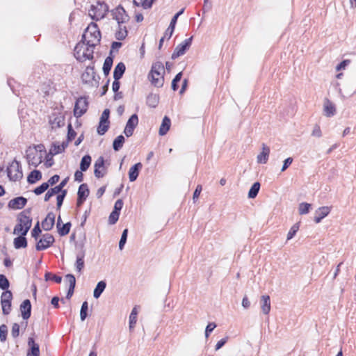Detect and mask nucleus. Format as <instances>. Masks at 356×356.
<instances>
[{
    "instance_id": "f257e3e1",
    "label": "nucleus",
    "mask_w": 356,
    "mask_h": 356,
    "mask_svg": "<svg viewBox=\"0 0 356 356\" xmlns=\"http://www.w3.org/2000/svg\"><path fill=\"white\" fill-rule=\"evenodd\" d=\"M82 40L87 42L90 47L99 44L101 40V33L97 24L92 22L86 29Z\"/></svg>"
},
{
    "instance_id": "f03ea898",
    "label": "nucleus",
    "mask_w": 356,
    "mask_h": 356,
    "mask_svg": "<svg viewBox=\"0 0 356 356\" xmlns=\"http://www.w3.org/2000/svg\"><path fill=\"white\" fill-rule=\"evenodd\" d=\"M94 47H90L86 42L82 40L74 47V55L81 62L93 58Z\"/></svg>"
},
{
    "instance_id": "7ed1b4c3",
    "label": "nucleus",
    "mask_w": 356,
    "mask_h": 356,
    "mask_svg": "<svg viewBox=\"0 0 356 356\" xmlns=\"http://www.w3.org/2000/svg\"><path fill=\"white\" fill-rule=\"evenodd\" d=\"M164 73L165 70L163 63L156 62L152 66L151 71L149 74V79L154 86L161 87L164 82Z\"/></svg>"
},
{
    "instance_id": "20e7f679",
    "label": "nucleus",
    "mask_w": 356,
    "mask_h": 356,
    "mask_svg": "<svg viewBox=\"0 0 356 356\" xmlns=\"http://www.w3.org/2000/svg\"><path fill=\"white\" fill-rule=\"evenodd\" d=\"M32 225V219L24 212L18 217V223L14 228V234L26 235Z\"/></svg>"
},
{
    "instance_id": "39448f33",
    "label": "nucleus",
    "mask_w": 356,
    "mask_h": 356,
    "mask_svg": "<svg viewBox=\"0 0 356 356\" xmlns=\"http://www.w3.org/2000/svg\"><path fill=\"white\" fill-rule=\"evenodd\" d=\"M108 9L106 3L97 2L96 5L90 6L88 14L92 19L99 20L106 15Z\"/></svg>"
},
{
    "instance_id": "423d86ee",
    "label": "nucleus",
    "mask_w": 356,
    "mask_h": 356,
    "mask_svg": "<svg viewBox=\"0 0 356 356\" xmlns=\"http://www.w3.org/2000/svg\"><path fill=\"white\" fill-rule=\"evenodd\" d=\"M8 177L12 181H16L23 177L22 167L19 162L14 160L7 168Z\"/></svg>"
},
{
    "instance_id": "0eeeda50",
    "label": "nucleus",
    "mask_w": 356,
    "mask_h": 356,
    "mask_svg": "<svg viewBox=\"0 0 356 356\" xmlns=\"http://www.w3.org/2000/svg\"><path fill=\"white\" fill-rule=\"evenodd\" d=\"M41 152V149H40L39 152L36 148L31 147L26 150V159L29 165L37 167L42 163V154Z\"/></svg>"
},
{
    "instance_id": "6e6552de",
    "label": "nucleus",
    "mask_w": 356,
    "mask_h": 356,
    "mask_svg": "<svg viewBox=\"0 0 356 356\" xmlns=\"http://www.w3.org/2000/svg\"><path fill=\"white\" fill-rule=\"evenodd\" d=\"M54 237L52 234L46 233L42 235L38 241L35 249L38 251L44 250L49 248L54 243Z\"/></svg>"
},
{
    "instance_id": "1a4fd4ad",
    "label": "nucleus",
    "mask_w": 356,
    "mask_h": 356,
    "mask_svg": "<svg viewBox=\"0 0 356 356\" xmlns=\"http://www.w3.org/2000/svg\"><path fill=\"white\" fill-rule=\"evenodd\" d=\"M88 107V102L86 97H81L78 98L74 109V116L76 118L82 116L87 111Z\"/></svg>"
},
{
    "instance_id": "9d476101",
    "label": "nucleus",
    "mask_w": 356,
    "mask_h": 356,
    "mask_svg": "<svg viewBox=\"0 0 356 356\" xmlns=\"http://www.w3.org/2000/svg\"><path fill=\"white\" fill-rule=\"evenodd\" d=\"M193 37L186 39L181 44L177 45L172 54V58L175 59L182 55L189 49L192 43Z\"/></svg>"
},
{
    "instance_id": "9b49d317",
    "label": "nucleus",
    "mask_w": 356,
    "mask_h": 356,
    "mask_svg": "<svg viewBox=\"0 0 356 356\" xmlns=\"http://www.w3.org/2000/svg\"><path fill=\"white\" fill-rule=\"evenodd\" d=\"M138 124V117L136 114H133L128 120L125 128L124 129V134L127 137H130L133 135L135 128Z\"/></svg>"
},
{
    "instance_id": "f8f14e48",
    "label": "nucleus",
    "mask_w": 356,
    "mask_h": 356,
    "mask_svg": "<svg viewBox=\"0 0 356 356\" xmlns=\"http://www.w3.org/2000/svg\"><path fill=\"white\" fill-rule=\"evenodd\" d=\"M49 123L53 129L61 127L65 124V117L60 113H53L49 116Z\"/></svg>"
},
{
    "instance_id": "ddd939ff",
    "label": "nucleus",
    "mask_w": 356,
    "mask_h": 356,
    "mask_svg": "<svg viewBox=\"0 0 356 356\" xmlns=\"http://www.w3.org/2000/svg\"><path fill=\"white\" fill-rule=\"evenodd\" d=\"M323 113L327 118H331L336 114V106L329 99L325 98L323 101Z\"/></svg>"
},
{
    "instance_id": "4468645a",
    "label": "nucleus",
    "mask_w": 356,
    "mask_h": 356,
    "mask_svg": "<svg viewBox=\"0 0 356 356\" xmlns=\"http://www.w3.org/2000/svg\"><path fill=\"white\" fill-rule=\"evenodd\" d=\"M94 168V174L97 178H102L105 175L106 169L104 167V159L102 156L97 159L95 163Z\"/></svg>"
},
{
    "instance_id": "2eb2a0df",
    "label": "nucleus",
    "mask_w": 356,
    "mask_h": 356,
    "mask_svg": "<svg viewBox=\"0 0 356 356\" xmlns=\"http://www.w3.org/2000/svg\"><path fill=\"white\" fill-rule=\"evenodd\" d=\"M331 208L329 207H321L317 209L314 213V220L316 223H319L322 219L325 218L330 212Z\"/></svg>"
},
{
    "instance_id": "dca6fc26",
    "label": "nucleus",
    "mask_w": 356,
    "mask_h": 356,
    "mask_svg": "<svg viewBox=\"0 0 356 356\" xmlns=\"http://www.w3.org/2000/svg\"><path fill=\"white\" fill-rule=\"evenodd\" d=\"M113 17L118 22V24L126 22L129 18L124 9L122 7H118L113 11Z\"/></svg>"
},
{
    "instance_id": "f3484780",
    "label": "nucleus",
    "mask_w": 356,
    "mask_h": 356,
    "mask_svg": "<svg viewBox=\"0 0 356 356\" xmlns=\"http://www.w3.org/2000/svg\"><path fill=\"white\" fill-rule=\"evenodd\" d=\"M270 147L265 144H262L261 152L257 156L258 163L265 164L267 163L270 154Z\"/></svg>"
},
{
    "instance_id": "a211bd4d",
    "label": "nucleus",
    "mask_w": 356,
    "mask_h": 356,
    "mask_svg": "<svg viewBox=\"0 0 356 356\" xmlns=\"http://www.w3.org/2000/svg\"><path fill=\"white\" fill-rule=\"evenodd\" d=\"M27 200L23 197H15L8 202V207L13 209H22L26 204Z\"/></svg>"
},
{
    "instance_id": "6ab92c4d",
    "label": "nucleus",
    "mask_w": 356,
    "mask_h": 356,
    "mask_svg": "<svg viewBox=\"0 0 356 356\" xmlns=\"http://www.w3.org/2000/svg\"><path fill=\"white\" fill-rule=\"evenodd\" d=\"M68 145V141H63L61 143L56 142L54 143L49 149V153L51 155H56L62 153Z\"/></svg>"
},
{
    "instance_id": "aec40b11",
    "label": "nucleus",
    "mask_w": 356,
    "mask_h": 356,
    "mask_svg": "<svg viewBox=\"0 0 356 356\" xmlns=\"http://www.w3.org/2000/svg\"><path fill=\"white\" fill-rule=\"evenodd\" d=\"M28 345L29 346V349L27 352L26 356H40L39 345L35 342L33 338H29Z\"/></svg>"
},
{
    "instance_id": "412c9836",
    "label": "nucleus",
    "mask_w": 356,
    "mask_h": 356,
    "mask_svg": "<svg viewBox=\"0 0 356 356\" xmlns=\"http://www.w3.org/2000/svg\"><path fill=\"white\" fill-rule=\"evenodd\" d=\"M95 74L93 67L88 66L81 75L82 81L86 83H91L95 79Z\"/></svg>"
},
{
    "instance_id": "4be33fe9",
    "label": "nucleus",
    "mask_w": 356,
    "mask_h": 356,
    "mask_svg": "<svg viewBox=\"0 0 356 356\" xmlns=\"http://www.w3.org/2000/svg\"><path fill=\"white\" fill-rule=\"evenodd\" d=\"M54 222L55 215L52 212H50L42 222V227L44 230L49 231L53 228Z\"/></svg>"
},
{
    "instance_id": "5701e85b",
    "label": "nucleus",
    "mask_w": 356,
    "mask_h": 356,
    "mask_svg": "<svg viewBox=\"0 0 356 356\" xmlns=\"http://www.w3.org/2000/svg\"><path fill=\"white\" fill-rule=\"evenodd\" d=\"M22 316L24 320L28 319L31 316V305L29 300H24L20 305Z\"/></svg>"
},
{
    "instance_id": "b1692460",
    "label": "nucleus",
    "mask_w": 356,
    "mask_h": 356,
    "mask_svg": "<svg viewBox=\"0 0 356 356\" xmlns=\"http://www.w3.org/2000/svg\"><path fill=\"white\" fill-rule=\"evenodd\" d=\"M260 305L262 312L264 314H268L270 311V298L268 295H264L260 299Z\"/></svg>"
},
{
    "instance_id": "393cba45",
    "label": "nucleus",
    "mask_w": 356,
    "mask_h": 356,
    "mask_svg": "<svg viewBox=\"0 0 356 356\" xmlns=\"http://www.w3.org/2000/svg\"><path fill=\"white\" fill-rule=\"evenodd\" d=\"M142 168L143 165L141 163H137L131 167L129 171V179L130 181L132 182L136 180L139 175V171Z\"/></svg>"
},
{
    "instance_id": "a878e982",
    "label": "nucleus",
    "mask_w": 356,
    "mask_h": 356,
    "mask_svg": "<svg viewBox=\"0 0 356 356\" xmlns=\"http://www.w3.org/2000/svg\"><path fill=\"white\" fill-rule=\"evenodd\" d=\"M171 124L170 120L168 117L165 116L162 120V123L159 128V135L164 136L170 129Z\"/></svg>"
},
{
    "instance_id": "bb28decb",
    "label": "nucleus",
    "mask_w": 356,
    "mask_h": 356,
    "mask_svg": "<svg viewBox=\"0 0 356 356\" xmlns=\"http://www.w3.org/2000/svg\"><path fill=\"white\" fill-rule=\"evenodd\" d=\"M126 67L125 65L120 62L119 63L116 67H115L114 72H113V78L115 80H119L124 73Z\"/></svg>"
},
{
    "instance_id": "cd10ccee",
    "label": "nucleus",
    "mask_w": 356,
    "mask_h": 356,
    "mask_svg": "<svg viewBox=\"0 0 356 356\" xmlns=\"http://www.w3.org/2000/svg\"><path fill=\"white\" fill-rule=\"evenodd\" d=\"M106 283L104 281H100L97 283L93 291V296L95 298H99L104 289H106Z\"/></svg>"
},
{
    "instance_id": "c85d7f7f",
    "label": "nucleus",
    "mask_w": 356,
    "mask_h": 356,
    "mask_svg": "<svg viewBox=\"0 0 356 356\" xmlns=\"http://www.w3.org/2000/svg\"><path fill=\"white\" fill-rule=\"evenodd\" d=\"M14 239V246L16 249L24 248L27 246V241L24 236L19 234Z\"/></svg>"
},
{
    "instance_id": "c756f323",
    "label": "nucleus",
    "mask_w": 356,
    "mask_h": 356,
    "mask_svg": "<svg viewBox=\"0 0 356 356\" xmlns=\"http://www.w3.org/2000/svg\"><path fill=\"white\" fill-rule=\"evenodd\" d=\"M159 102V97L156 94H149L147 97V104L152 108L157 106Z\"/></svg>"
},
{
    "instance_id": "7c9ffc66",
    "label": "nucleus",
    "mask_w": 356,
    "mask_h": 356,
    "mask_svg": "<svg viewBox=\"0 0 356 356\" xmlns=\"http://www.w3.org/2000/svg\"><path fill=\"white\" fill-rule=\"evenodd\" d=\"M89 193L88 185L86 184H82L79 187L77 195L79 197L86 200L89 195Z\"/></svg>"
},
{
    "instance_id": "2f4dec72",
    "label": "nucleus",
    "mask_w": 356,
    "mask_h": 356,
    "mask_svg": "<svg viewBox=\"0 0 356 356\" xmlns=\"http://www.w3.org/2000/svg\"><path fill=\"white\" fill-rule=\"evenodd\" d=\"M42 179V174L39 170H33L28 176L27 181L30 184H34Z\"/></svg>"
},
{
    "instance_id": "473e14b6",
    "label": "nucleus",
    "mask_w": 356,
    "mask_h": 356,
    "mask_svg": "<svg viewBox=\"0 0 356 356\" xmlns=\"http://www.w3.org/2000/svg\"><path fill=\"white\" fill-rule=\"evenodd\" d=\"M91 156L89 155L84 156L81 161L80 169L81 171H86L91 163Z\"/></svg>"
},
{
    "instance_id": "72a5a7b5",
    "label": "nucleus",
    "mask_w": 356,
    "mask_h": 356,
    "mask_svg": "<svg viewBox=\"0 0 356 356\" xmlns=\"http://www.w3.org/2000/svg\"><path fill=\"white\" fill-rule=\"evenodd\" d=\"M138 310L137 307H134L129 315V329L131 330L135 327L137 321Z\"/></svg>"
},
{
    "instance_id": "f704fd0d",
    "label": "nucleus",
    "mask_w": 356,
    "mask_h": 356,
    "mask_svg": "<svg viewBox=\"0 0 356 356\" xmlns=\"http://www.w3.org/2000/svg\"><path fill=\"white\" fill-rule=\"evenodd\" d=\"M124 140V137L122 135L118 136L113 141V149L115 151H119L122 147Z\"/></svg>"
},
{
    "instance_id": "c9c22d12",
    "label": "nucleus",
    "mask_w": 356,
    "mask_h": 356,
    "mask_svg": "<svg viewBox=\"0 0 356 356\" xmlns=\"http://www.w3.org/2000/svg\"><path fill=\"white\" fill-rule=\"evenodd\" d=\"M259 189L260 184L259 182L254 183L248 192V197L250 199L256 197L259 191Z\"/></svg>"
},
{
    "instance_id": "e433bc0d",
    "label": "nucleus",
    "mask_w": 356,
    "mask_h": 356,
    "mask_svg": "<svg viewBox=\"0 0 356 356\" xmlns=\"http://www.w3.org/2000/svg\"><path fill=\"white\" fill-rule=\"evenodd\" d=\"M312 209V204L307 202H302L298 207V213L300 215L308 213Z\"/></svg>"
},
{
    "instance_id": "4c0bfd02",
    "label": "nucleus",
    "mask_w": 356,
    "mask_h": 356,
    "mask_svg": "<svg viewBox=\"0 0 356 356\" xmlns=\"http://www.w3.org/2000/svg\"><path fill=\"white\" fill-rule=\"evenodd\" d=\"M75 267L79 273H81L82 269L84 268V255L79 254L76 256V261L75 263Z\"/></svg>"
},
{
    "instance_id": "58836bf2",
    "label": "nucleus",
    "mask_w": 356,
    "mask_h": 356,
    "mask_svg": "<svg viewBox=\"0 0 356 356\" xmlns=\"http://www.w3.org/2000/svg\"><path fill=\"white\" fill-rule=\"evenodd\" d=\"M112 65H113V58L110 56L107 57L105 59L104 65H103V71L106 75H108L109 74V72L111 69Z\"/></svg>"
},
{
    "instance_id": "ea45409f",
    "label": "nucleus",
    "mask_w": 356,
    "mask_h": 356,
    "mask_svg": "<svg viewBox=\"0 0 356 356\" xmlns=\"http://www.w3.org/2000/svg\"><path fill=\"white\" fill-rule=\"evenodd\" d=\"M127 35V31L126 30V27L124 26L122 27L121 24H119V31L116 32L115 33V38L119 40H122L126 38Z\"/></svg>"
},
{
    "instance_id": "a19ab883",
    "label": "nucleus",
    "mask_w": 356,
    "mask_h": 356,
    "mask_svg": "<svg viewBox=\"0 0 356 356\" xmlns=\"http://www.w3.org/2000/svg\"><path fill=\"white\" fill-rule=\"evenodd\" d=\"M134 5L136 6H141L144 9H149L151 8V3L149 0H133Z\"/></svg>"
},
{
    "instance_id": "79ce46f5",
    "label": "nucleus",
    "mask_w": 356,
    "mask_h": 356,
    "mask_svg": "<svg viewBox=\"0 0 356 356\" xmlns=\"http://www.w3.org/2000/svg\"><path fill=\"white\" fill-rule=\"evenodd\" d=\"M70 227H71L70 222H67V223L63 225L62 227H60L59 228H58V234L60 236L67 235L70 232Z\"/></svg>"
},
{
    "instance_id": "37998d69",
    "label": "nucleus",
    "mask_w": 356,
    "mask_h": 356,
    "mask_svg": "<svg viewBox=\"0 0 356 356\" xmlns=\"http://www.w3.org/2000/svg\"><path fill=\"white\" fill-rule=\"evenodd\" d=\"M109 123L110 122H99V126L97 128V133L101 136L104 135L107 131V130L109 127Z\"/></svg>"
},
{
    "instance_id": "c03bdc74",
    "label": "nucleus",
    "mask_w": 356,
    "mask_h": 356,
    "mask_svg": "<svg viewBox=\"0 0 356 356\" xmlns=\"http://www.w3.org/2000/svg\"><path fill=\"white\" fill-rule=\"evenodd\" d=\"M60 192L59 191V189L58 188H56V186L54 188H51L50 190H49L47 193L45 194L44 195V201L45 202H47L49 200V199L53 197L54 195H58V193H60Z\"/></svg>"
},
{
    "instance_id": "a18cd8bd",
    "label": "nucleus",
    "mask_w": 356,
    "mask_h": 356,
    "mask_svg": "<svg viewBox=\"0 0 356 356\" xmlns=\"http://www.w3.org/2000/svg\"><path fill=\"white\" fill-rule=\"evenodd\" d=\"M44 279L46 281L53 280L56 283H60L62 281V277L56 275H54L51 273H46L44 275Z\"/></svg>"
},
{
    "instance_id": "49530a36",
    "label": "nucleus",
    "mask_w": 356,
    "mask_h": 356,
    "mask_svg": "<svg viewBox=\"0 0 356 356\" xmlns=\"http://www.w3.org/2000/svg\"><path fill=\"white\" fill-rule=\"evenodd\" d=\"M300 227L299 223L294 224L287 234V241L291 240L297 233Z\"/></svg>"
},
{
    "instance_id": "de8ad7c7",
    "label": "nucleus",
    "mask_w": 356,
    "mask_h": 356,
    "mask_svg": "<svg viewBox=\"0 0 356 356\" xmlns=\"http://www.w3.org/2000/svg\"><path fill=\"white\" fill-rule=\"evenodd\" d=\"M2 312L5 315L10 314L11 311V302L1 301Z\"/></svg>"
},
{
    "instance_id": "09e8293b",
    "label": "nucleus",
    "mask_w": 356,
    "mask_h": 356,
    "mask_svg": "<svg viewBox=\"0 0 356 356\" xmlns=\"http://www.w3.org/2000/svg\"><path fill=\"white\" fill-rule=\"evenodd\" d=\"M88 309V305L86 301L83 302L80 311V318L83 321L87 317V311Z\"/></svg>"
},
{
    "instance_id": "8fccbe9b",
    "label": "nucleus",
    "mask_w": 356,
    "mask_h": 356,
    "mask_svg": "<svg viewBox=\"0 0 356 356\" xmlns=\"http://www.w3.org/2000/svg\"><path fill=\"white\" fill-rule=\"evenodd\" d=\"M66 194H67V191L66 190H63V191H60V193L58 194V195L56 197V200H57V209H60V208L61 207L62 204L63 202V200H64V198H65Z\"/></svg>"
},
{
    "instance_id": "3c124183",
    "label": "nucleus",
    "mask_w": 356,
    "mask_h": 356,
    "mask_svg": "<svg viewBox=\"0 0 356 356\" xmlns=\"http://www.w3.org/2000/svg\"><path fill=\"white\" fill-rule=\"evenodd\" d=\"M127 234H128V229H125L122 234L121 238L119 242V249L121 250L124 248V246L127 242Z\"/></svg>"
},
{
    "instance_id": "603ef678",
    "label": "nucleus",
    "mask_w": 356,
    "mask_h": 356,
    "mask_svg": "<svg viewBox=\"0 0 356 356\" xmlns=\"http://www.w3.org/2000/svg\"><path fill=\"white\" fill-rule=\"evenodd\" d=\"M49 188V184L46 182L42 183L40 186L35 188L34 189V193L35 195H40L43 193L45 191H47Z\"/></svg>"
},
{
    "instance_id": "864d4df0",
    "label": "nucleus",
    "mask_w": 356,
    "mask_h": 356,
    "mask_svg": "<svg viewBox=\"0 0 356 356\" xmlns=\"http://www.w3.org/2000/svg\"><path fill=\"white\" fill-rule=\"evenodd\" d=\"M9 287V282L6 277L3 275H0V289L6 290Z\"/></svg>"
},
{
    "instance_id": "5fc2aeb1",
    "label": "nucleus",
    "mask_w": 356,
    "mask_h": 356,
    "mask_svg": "<svg viewBox=\"0 0 356 356\" xmlns=\"http://www.w3.org/2000/svg\"><path fill=\"white\" fill-rule=\"evenodd\" d=\"M177 15H175L172 19H171V22H170V24L168 26V31H170V34H169V37L168 38H170L171 36L172 35V33L174 32V30H175V25H176V23H177Z\"/></svg>"
},
{
    "instance_id": "6e6d98bb",
    "label": "nucleus",
    "mask_w": 356,
    "mask_h": 356,
    "mask_svg": "<svg viewBox=\"0 0 356 356\" xmlns=\"http://www.w3.org/2000/svg\"><path fill=\"white\" fill-rule=\"evenodd\" d=\"M120 213L113 211L109 216L108 222L111 225H114L118 220Z\"/></svg>"
},
{
    "instance_id": "4d7b16f0",
    "label": "nucleus",
    "mask_w": 356,
    "mask_h": 356,
    "mask_svg": "<svg viewBox=\"0 0 356 356\" xmlns=\"http://www.w3.org/2000/svg\"><path fill=\"white\" fill-rule=\"evenodd\" d=\"M182 76V72L178 73L172 81V89L175 91L178 88L177 83L180 81Z\"/></svg>"
},
{
    "instance_id": "13d9d810",
    "label": "nucleus",
    "mask_w": 356,
    "mask_h": 356,
    "mask_svg": "<svg viewBox=\"0 0 356 356\" xmlns=\"http://www.w3.org/2000/svg\"><path fill=\"white\" fill-rule=\"evenodd\" d=\"M8 332V328L6 325H1L0 326V340L1 341H5L6 339Z\"/></svg>"
},
{
    "instance_id": "bf43d9fd",
    "label": "nucleus",
    "mask_w": 356,
    "mask_h": 356,
    "mask_svg": "<svg viewBox=\"0 0 356 356\" xmlns=\"http://www.w3.org/2000/svg\"><path fill=\"white\" fill-rule=\"evenodd\" d=\"M13 298V294L10 291H6L2 293L1 296V301L11 302Z\"/></svg>"
},
{
    "instance_id": "052dcab7",
    "label": "nucleus",
    "mask_w": 356,
    "mask_h": 356,
    "mask_svg": "<svg viewBox=\"0 0 356 356\" xmlns=\"http://www.w3.org/2000/svg\"><path fill=\"white\" fill-rule=\"evenodd\" d=\"M40 233H41V229L39 226V222H38L31 232V236L37 240Z\"/></svg>"
},
{
    "instance_id": "680f3d73",
    "label": "nucleus",
    "mask_w": 356,
    "mask_h": 356,
    "mask_svg": "<svg viewBox=\"0 0 356 356\" xmlns=\"http://www.w3.org/2000/svg\"><path fill=\"white\" fill-rule=\"evenodd\" d=\"M216 327V324L215 323H209L205 330V337L208 338L209 334Z\"/></svg>"
},
{
    "instance_id": "e2e57ef3",
    "label": "nucleus",
    "mask_w": 356,
    "mask_h": 356,
    "mask_svg": "<svg viewBox=\"0 0 356 356\" xmlns=\"http://www.w3.org/2000/svg\"><path fill=\"white\" fill-rule=\"evenodd\" d=\"M109 114H110V111L108 108L105 109L103 111V113H102L99 122H109V120H108Z\"/></svg>"
},
{
    "instance_id": "0e129e2a",
    "label": "nucleus",
    "mask_w": 356,
    "mask_h": 356,
    "mask_svg": "<svg viewBox=\"0 0 356 356\" xmlns=\"http://www.w3.org/2000/svg\"><path fill=\"white\" fill-rule=\"evenodd\" d=\"M65 279L67 281V282L69 283V286L75 287L76 279H75V277L73 275L67 274L65 276Z\"/></svg>"
},
{
    "instance_id": "69168bd1",
    "label": "nucleus",
    "mask_w": 356,
    "mask_h": 356,
    "mask_svg": "<svg viewBox=\"0 0 356 356\" xmlns=\"http://www.w3.org/2000/svg\"><path fill=\"white\" fill-rule=\"evenodd\" d=\"M12 336L15 338L17 337L19 334V325L17 323H14L12 326L11 330Z\"/></svg>"
},
{
    "instance_id": "338daca9",
    "label": "nucleus",
    "mask_w": 356,
    "mask_h": 356,
    "mask_svg": "<svg viewBox=\"0 0 356 356\" xmlns=\"http://www.w3.org/2000/svg\"><path fill=\"white\" fill-rule=\"evenodd\" d=\"M293 159L292 157H289V158L286 159L284 161L281 171L284 172L289 167V165L293 163Z\"/></svg>"
},
{
    "instance_id": "774afa93",
    "label": "nucleus",
    "mask_w": 356,
    "mask_h": 356,
    "mask_svg": "<svg viewBox=\"0 0 356 356\" xmlns=\"http://www.w3.org/2000/svg\"><path fill=\"white\" fill-rule=\"evenodd\" d=\"M67 128H68L67 139H68V140H72L74 138V137L76 136V132L72 129V127L70 124L68 125Z\"/></svg>"
}]
</instances>
